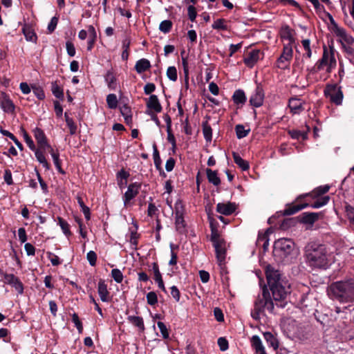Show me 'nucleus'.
Instances as JSON below:
<instances>
[{
  "label": "nucleus",
  "mask_w": 354,
  "mask_h": 354,
  "mask_svg": "<svg viewBox=\"0 0 354 354\" xmlns=\"http://www.w3.org/2000/svg\"><path fill=\"white\" fill-rule=\"evenodd\" d=\"M266 274L273 299L275 301L281 302L280 304L277 303L276 305L281 308L285 307V304L282 302L290 292V284L281 278L279 271L275 270L271 266L266 267Z\"/></svg>",
  "instance_id": "1"
},
{
  "label": "nucleus",
  "mask_w": 354,
  "mask_h": 354,
  "mask_svg": "<svg viewBox=\"0 0 354 354\" xmlns=\"http://www.w3.org/2000/svg\"><path fill=\"white\" fill-rule=\"evenodd\" d=\"M330 299L340 303L354 301V280L339 281L332 283L326 290Z\"/></svg>",
  "instance_id": "2"
},
{
  "label": "nucleus",
  "mask_w": 354,
  "mask_h": 354,
  "mask_svg": "<svg viewBox=\"0 0 354 354\" xmlns=\"http://www.w3.org/2000/svg\"><path fill=\"white\" fill-rule=\"evenodd\" d=\"M274 255L284 263H289L295 257V243L290 239H279L274 242Z\"/></svg>",
  "instance_id": "3"
},
{
  "label": "nucleus",
  "mask_w": 354,
  "mask_h": 354,
  "mask_svg": "<svg viewBox=\"0 0 354 354\" xmlns=\"http://www.w3.org/2000/svg\"><path fill=\"white\" fill-rule=\"evenodd\" d=\"M274 309V304L270 298L269 292L263 288L262 294L258 297L254 302V308L251 312V315L254 319H260L261 315L267 310L270 313H272Z\"/></svg>",
  "instance_id": "4"
},
{
  "label": "nucleus",
  "mask_w": 354,
  "mask_h": 354,
  "mask_svg": "<svg viewBox=\"0 0 354 354\" xmlns=\"http://www.w3.org/2000/svg\"><path fill=\"white\" fill-rule=\"evenodd\" d=\"M329 266L326 246L319 244L317 248L311 245V267L326 270Z\"/></svg>",
  "instance_id": "5"
},
{
  "label": "nucleus",
  "mask_w": 354,
  "mask_h": 354,
  "mask_svg": "<svg viewBox=\"0 0 354 354\" xmlns=\"http://www.w3.org/2000/svg\"><path fill=\"white\" fill-rule=\"evenodd\" d=\"M185 206L183 201L180 199L177 200L174 204V214L175 216V226L176 230L179 233L185 232L186 223L184 219Z\"/></svg>",
  "instance_id": "6"
},
{
  "label": "nucleus",
  "mask_w": 354,
  "mask_h": 354,
  "mask_svg": "<svg viewBox=\"0 0 354 354\" xmlns=\"http://www.w3.org/2000/svg\"><path fill=\"white\" fill-rule=\"evenodd\" d=\"M290 327L289 333L292 338L298 339L301 341L308 339L309 332L308 326L297 324L295 321H292V324H290Z\"/></svg>",
  "instance_id": "7"
},
{
  "label": "nucleus",
  "mask_w": 354,
  "mask_h": 354,
  "mask_svg": "<svg viewBox=\"0 0 354 354\" xmlns=\"http://www.w3.org/2000/svg\"><path fill=\"white\" fill-rule=\"evenodd\" d=\"M324 94L326 97H329L330 100L336 105H340L343 100V93L341 87L337 84H328L324 89Z\"/></svg>",
  "instance_id": "8"
},
{
  "label": "nucleus",
  "mask_w": 354,
  "mask_h": 354,
  "mask_svg": "<svg viewBox=\"0 0 354 354\" xmlns=\"http://www.w3.org/2000/svg\"><path fill=\"white\" fill-rule=\"evenodd\" d=\"M301 199L302 196L299 197L295 203H292L291 205H286L283 212H280L277 214H280L283 216L292 215L301 210L302 209L306 207L308 205V201H306L303 202Z\"/></svg>",
  "instance_id": "9"
},
{
  "label": "nucleus",
  "mask_w": 354,
  "mask_h": 354,
  "mask_svg": "<svg viewBox=\"0 0 354 354\" xmlns=\"http://www.w3.org/2000/svg\"><path fill=\"white\" fill-rule=\"evenodd\" d=\"M0 107L4 113L12 114L15 111V105L9 95L4 91L0 93Z\"/></svg>",
  "instance_id": "10"
},
{
  "label": "nucleus",
  "mask_w": 354,
  "mask_h": 354,
  "mask_svg": "<svg viewBox=\"0 0 354 354\" xmlns=\"http://www.w3.org/2000/svg\"><path fill=\"white\" fill-rule=\"evenodd\" d=\"M292 57V48L291 45L284 44L283 53L277 60V66L281 69L287 68Z\"/></svg>",
  "instance_id": "11"
},
{
  "label": "nucleus",
  "mask_w": 354,
  "mask_h": 354,
  "mask_svg": "<svg viewBox=\"0 0 354 354\" xmlns=\"http://www.w3.org/2000/svg\"><path fill=\"white\" fill-rule=\"evenodd\" d=\"M140 187L141 185L138 183H133L128 186L127 190L123 196L124 207H127L130 201L138 195Z\"/></svg>",
  "instance_id": "12"
},
{
  "label": "nucleus",
  "mask_w": 354,
  "mask_h": 354,
  "mask_svg": "<svg viewBox=\"0 0 354 354\" xmlns=\"http://www.w3.org/2000/svg\"><path fill=\"white\" fill-rule=\"evenodd\" d=\"M263 53L257 49L250 51L244 57L243 62L249 68H252L262 57Z\"/></svg>",
  "instance_id": "13"
},
{
  "label": "nucleus",
  "mask_w": 354,
  "mask_h": 354,
  "mask_svg": "<svg viewBox=\"0 0 354 354\" xmlns=\"http://www.w3.org/2000/svg\"><path fill=\"white\" fill-rule=\"evenodd\" d=\"M264 100V93L261 87L257 86L250 97V104L254 107L262 106Z\"/></svg>",
  "instance_id": "14"
},
{
  "label": "nucleus",
  "mask_w": 354,
  "mask_h": 354,
  "mask_svg": "<svg viewBox=\"0 0 354 354\" xmlns=\"http://www.w3.org/2000/svg\"><path fill=\"white\" fill-rule=\"evenodd\" d=\"M97 292L100 299L103 302H109L111 300L110 292L107 289V285L105 281L100 279L97 284Z\"/></svg>",
  "instance_id": "15"
},
{
  "label": "nucleus",
  "mask_w": 354,
  "mask_h": 354,
  "mask_svg": "<svg viewBox=\"0 0 354 354\" xmlns=\"http://www.w3.org/2000/svg\"><path fill=\"white\" fill-rule=\"evenodd\" d=\"M236 210V206L232 203H219L216 205V211L223 215H230Z\"/></svg>",
  "instance_id": "16"
},
{
  "label": "nucleus",
  "mask_w": 354,
  "mask_h": 354,
  "mask_svg": "<svg viewBox=\"0 0 354 354\" xmlns=\"http://www.w3.org/2000/svg\"><path fill=\"white\" fill-rule=\"evenodd\" d=\"M214 247L216 251L217 261L219 266H222L225 263L226 255L225 242L223 241L220 243H216Z\"/></svg>",
  "instance_id": "17"
},
{
  "label": "nucleus",
  "mask_w": 354,
  "mask_h": 354,
  "mask_svg": "<svg viewBox=\"0 0 354 354\" xmlns=\"http://www.w3.org/2000/svg\"><path fill=\"white\" fill-rule=\"evenodd\" d=\"M152 271L154 275V281L157 283L158 288L163 292H166V288L162 278V274L159 270L158 265L156 262L153 263L152 264Z\"/></svg>",
  "instance_id": "18"
},
{
  "label": "nucleus",
  "mask_w": 354,
  "mask_h": 354,
  "mask_svg": "<svg viewBox=\"0 0 354 354\" xmlns=\"http://www.w3.org/2000/svg\"><path fill=\"white\" fill-rule=\"evenodd\" d=\"M232 100L237 107H241L245 103L247 98L245 92L241 89H238L234 91Z\"/></svg>",
  "instance_id": "19"
},
{
  "label": "nucleus",
  "mask_w": 354,
  "mask_h": 354,
  "mask_svg": "<svg viewBox=\"0 0 354 354\" xmlns=\"http://www.w3.org/2000/svg\"><path fill=\"white\" fill-rule=\"evenodd\" d=\"M327 15L331 24V31L339 39H342L346 34V30L339 27L329 13H328Z\"/></svg>",
  "instance_id": "20"
},
{
  "label": "nucleus",
  "mask_w": 354,
  "mask_h": 354,
  "mask_svg": "<svg viewBox=\"0 0 354 354\" xmlns=\"http://www.w3.org/2000/svg\"><path fill=\"white\" fill-rule=\"evenodd\" d=\"M147 107L156 113L162 111V106L160 104L158 97L156 95H151L147 103Z\"/></svg>",
  "instance_id": "21"
},
{
  "label": "nucleus",
  "mask_w": 354,
  "mask_h": 354,
  "mask_svg": "<svg viewBox=\"0 0 354 354\" xmlns=\"http://www.w3.org/2000/svg\"><path fill=\"white\" fill-rule=\"evenodd\" d=\"M251 345L257 354L266 352L265 347L263 346L261 339L258 335H253L251 338Z\"/></svg>",
  "instance_id": "22"
},
{
  "label": "nucleus",
  "mask_w": 354,
  "mask_h": 354,
  "mask_svg": "<svg viewBox=\"0 0 354 354\" xmlns=\"http://www.w3.org/2000/svg\"><path fill=\"white\" fill-rule=\"evenodd\" d=\"M330 189V186L329 185H321L315 188L311 191V200H313V198L324 197Z\"/></svg>",
  "instance_id": "23"
},
{
  "label": "nucleus",
  "mask_w": 354,
  "mask_h": 354,
  "mask_svg": "<svg viewBox=\"0 0 354 354\" xmlns=\"http://www.w3.org/2000/svg\"><path fill=\"white\" fill-rule=\"evenodd\" d=\"M151 67L150 62L145 58L140 59L136 62L135 65V69L139 74L145 72L149 70Z\"/></svg>",
  "instance_id": "24"
},
{
  "label": "nucleus",
  "mask_w": 354,
  "mask_h": 354,
  "mask_svg": "<svg viewBox=\"0 0 354 354\" xmlns=\"http://www.w3.org/2000/svg\"><path fill=\"white\" fill-rule=\"evenodd\" d=\"M280 34L281 39L287 41L286 44L291 45L294 41L292 31L288 26L283 27Z\"/></svg>",
  "instance_id": "25"
},
{
  "label": "nucleus",
  "mask_w": 354,
  "mask_h": 354,
  "mask_svg": "<svg viewBox=\"0 0 354 354\" xmlns=\"http://www.w3.org/2000/svg\"><path fill=\"white\" fill-rule=\"evenodd\" d=\"M6 280L10 284H12L19 292H23V285L14 274H6L5 277Z\"/></svg>",
  "instance_id": "26"
},
{
  "label": "nucleus",
  "mask_w": 354,
  "mask_h": 354,
  "mask_svg": "<svg viewBox=\"0 0 354 354\" xmlns=\"http://www.w3.org/2000/svg\"><path fill=\"white\" fill-rule=\"evenodd\" d=\"M330 199L329 196L313 198V200H311V208H320L326 205L329 202Z\"/></svg>",
  "instance_id": "27"
},
{
  "label": "nucleus",
  "mask_w": 354,
  "mask_h": 354,
  "mask_svg": "<svg viewBox=\"0 0 354 354\" xmlns=\"http://www.w3.org/2000/svg\"><path fill=\"white\" fill-rule=\"evenodd\" d=\"M35 138L39 147V149L45 151L46 149L49 150L52 148L48 143L45 134H35Z\"/></svg>",
  "instance_id": "28"
},
{
  "label": "nucleus",
  "mask_w": 354,
  "mask_h": 354,
  "mask_svg": "<svg viewBox=\"0 0 354 354\" xmlns=\"http://www.w3.org/2000/svg\"><path fill=\"white\" fill-rule=\"evenodd\" d=\"M206 174L208 181L210 183L215 186H218L221 184V180L216 171H213L210 169H206Z\"/></svg>",
  "instance_id": "29"
},
{
  "label": "nucleus",
  "mask_w": 354,
  "mask_h": 354,
  "mask_svg": "<svg viewBox=\"0 0 354 354\" xmlns=\"http://www.w3.org/2000/svg\"><path fill=\"white\" fill-rule=\"evenodd\" d=\"M232 156L234 160V162L243 170L246 171L249 169V164L247 161L243 160L239 153L236 152L232 153Z\"/></svg>",
  "instance_id": "30"
},
{
  "label": "nucleus",
  "mask_w": 354,
  "mask_h": 354,
  "mask_svg": "<svg viewBox=\"0 0 354 354\" xmlns=\"http://www.w3.org/2000/svg\"><path fill=\"white\" fill-rule=\"evenodd\" d=\"M120 110L122 115L124 117L127 123H129L132 120V113L131 108L127 105L123 104L120 106Z\"/></svg>",
  "instance_id": "31"
},
{
  "label": "nucleus",
  "mask_w": 354,
  "mask_h": 354,
  "mask_svg": "<svg viewBox=\"0 0 354 354\" xmlns=\"http://www.w3.org/2000/svg\"><path fill=\"white\" fill-rule=\"evenodd\" d=\"M35 155L37 158V160L46 169H49L50 165L46 159V157L44 154V151L40 149H37L35 151Z\"/></svg>",
  "instance_id": "32"
},
{
  "label": "nucleus",
  "mask_w": 354,
  "mask_h": 354,
  "mask_svg": "<svg viewBox=\"0 0 354 354\" xmlns=\"http://www.w3.org/2000/svg\"><path fill=\"white\" fill-rule=\"evenodd\" d=\"M49 153H50L52 158L53 160V162L57 169V171L61 174H64V171L61 167V162L59 160V154L58 152H55L53 148H50L48 150Z\"/></svg>",
  "instance_id": "33"
},
{
  "label": "nucleus",
  "mask_w": 354,
  "mask_h": 354,
  "mask_svg": "<svg viewBox=\"0 0 354 354\" xmlns=\"http://www.w3.org/2000/svg\"><path fill=\"white\" fill-rule=\"evenodd\" d=\"M23 32L25 36V38L27 41L36 42L37 41V35L34 30L29 26H25L23 28Z\"/></svg>",
  "instance_id": "34"
},
{
  "label": "nucleus",
  "mask_w": 354,
  "mask_h": 354,
  "mask_svg": "<svg viewBox=\"0 0 354 354\" xmlns=\"http://www.w3.org/2000/svg\"><path fill=\"white\" fill-rule=\"evenodd\" d=\"M263 337L267 343L272 347L274 350L279 347V343L274 336L270 332H266L263 333Z\"/></svg>",
  "instance_id": "35"
},
{
  "label": "nucleus",
  "mask_w": 354,
  "mask_h": 354,
  "mask_svg": "<svg viewBox=\"0 0 354 354\" xmlns=\"http://www.w3.org/2000/svg\"><path fill=\"white\" fill-rule=\"evenodd\" d=\"M288 106L293 113H299L301 109V103L299 99L292 98L289 100Z\"/></svg>",
  "instance_id": "36"
},
{
  "label": "nucleus",
  "mask_w": 354,
  "mask_h": 354,
  "mask_svg": "<svg viewBox=\"0 0 354 354\" xmlns=\"http://www.w3.org/2000/svg\"><path fill=\"white\" fill-rule=\"evenodd\" d=\"M105 81L109 88L114 90L116 88V79L111 71H107L105 75Z\"/></svg>",
  "instance_id": "37"
},
{
  "label": "nucleus",
  "mask_w": 354,
  "mask_h": 354,
  "mask_svg": "<svg viewBox=\"0 0 354 354\" xmlns=\"http://www.w3.org/2000/svg\"><path fill=\"white\" fill-rule=\"evenodd\" d=\"M127 319L130 323L138 327L140 330H143L145 329L144 322L142 317L138 316H129Z\"/></svg>",
  "instance_id": "38"
},
{
  "label": "nucleus",
  "mask_w": 354,
  "mask_h": 354,
  "mask_svg": "<svg viewBox=\"0 0 354 354\" xmlns=\"http://www.w3.org/2000/svg\"><path fill=\"white\" fill-rule=\"evenodd\" d=\"M58 225L60 226L63 233L66 236H69L71 234L70 231V225L64 219L61 217L57 218Z\"/></svg>",
  "instance_id": "39"
},
{
  "label": "nucleus",
  "mask_w": 354,
  "mask_h": 354,
  "mask_svg": "<svg viewBox=\"0 0 354 354\" xmlns=\"http://www.w3.org/2000/svg\"><path fill=\"white\" fill-rule=\"evenodd\" d=\"M182 65L185 76V86L187 88L189 86V66L187 58L182 57Z\"/></svg>",
  "instance_id": "40"
},
{
  "label": "nucleus",
  "mask_w": 354,
  "mask_h": 354,
  "mask_svg": "<svg viewBox=\"0 0 354 354\" xmlns=\"http://www.w3.org/2000/svg\"><path fill=\"white\" fill-rule=\"evenodd\" d=\"M106 102L109 108L115 109L118 106V99L115 94L111 93L106 96Z\"/></svg>",
  "instance_id": "41"
},
{
  "label": "nucleus",
  "mask_w": 354,
  "mask_h": 354,
  "mask_svg": "<svg viewBox=\"0 0 354 354\" xmlns=\"http://www.w3.org/2000/svg\"><path fill=\"white\" fill-rule=\"evenodd\" d=\"M88 31L92 35V37H91L88 40L87 49H88V50H91L93 48L95 41L96 32H95L94 27L92 26H89Z\"/></svg>",
  "instance_id": "42"
},
{
  "label": "nucleus",
  "mask_w": 354,
  "mask_h": 354,
  "mask_svg": "<svg viewBox=\"0 0 354 354\" xmlns=\"http://www.w3.org/2000/svg\"><path fill=\"white\" fill-rule=\"evenodd\" d=\"M212 27L214 30H227V26L225 24V21L223 19H218L212 25Z\"/></svg>",
  "instance_id": "43"
},
{
  "label": "nucleus",
  "mask_w": 354,
  "mask_h": 354,
  "mask_svg": "<svg viewBox=\"0 0 354 354\" xmlns=\"http://www.w3.org/2000/svg\"><path fill=\"white\" fill-rule=\"evenodd\" d=\"M172 28V22L170 20L162 21L159 26V29L163 33H168Z\"/></svg>",
  "instance_id": "44"
},
{
  "label": "nucleus",
  "mask_w": 354,
  "mask_h": 354,
  "mask_svg": "<svg viewBox=\"0 0 354 354\" xmlns=\"http://www.w3.org/2000/svg\"><path fill=\"white\" fill-rule=\"evenodd\" d=\"M111 277L114 281L118 283H121L123 280V274L120 270L114 268L111 270Z\"/></svg>",
  "instance_id": "45"
},
{
  "label": "nucleus",
  "mask_w": 354,
  "mask_h": 354,
  "mask_svg": "<svg viewBox=\"0 0 354 354\" xmlns=\"http://www.w3.org/2000/svg\"><path fill=\"white\" fill-rule=\"evenodd\" d=\"M167 76L170 80H171L173 82H175L177 80V78H178L177 71H176V68L175 66H169L167 68Z\"/></svg>",
  "instance_id": "46"
},
{
  "label": "nucleus",
  "mask_w": 354,
  "mask_h": 354,
  "mask_svg": "<svg viewBox=\"0 0 354 354\" xmlns=\"http://www.w3.org/2000/svg\"><path fill=\"white\" fill-rule=\"evenodd\" d=\"M146 298L147 303L151 306H153L158 303V297L155 292L151 291L148 292L147 294Z\"/></svg>",
  "instance_id": "47"
},
{
  "label": "nucleus",
  "mask_w": 354,
  "mask_h": 354,
  "mask_svg": "<svg viewBox=\"0 0 354 354\" xmlns=\"http://www.w3.org/2000/svg\"><path fill=\"white\" fill-rule=\"evenodd\" d=\"M311 4L313 5L317 12L319 14L324 13L327 15L328 12L325 11L324 6L319 3V0H311Z\"/></svg>",
  "instance_id": "48"
},
{
  "label": "nucleus",
  "mask_w": 354,
  "mask_h": 354,
  "mask_svg": "<svg viewBox=\"0 0 354 354\" xmlns=\"http://www.w3.org/2000/svg\"><path fill=\"white\" fill-rule=\"evenodd\" d=\"M52 92L57 98L62 99L64 97L62 89L57 84H53Z\"/></svg>",
  "instance_id": "49"
},
{
  "label": "nucleus",
  "mask_w": 354,
  "mask_h": 354,
  "mask_svg": "<svg viewBox=\"0 0 354 354\" xmlns=\"http://www.w3.org/2000/svg\"><path fill=\"white\" fill-rule=\"evenodd\" d=\"M217 343L221 351H225L228 349V341L226 339L225 337H219L218 339Z\"/></svg>",
  "instance_id": "50"
},
{
  "label": "nucleus",
  "mask_w": 354,
  "mask_h": 354,
  "mask_svg": "<svg viewBox=\"0 0 354 354\" xmlns=\"http://www.w3.org/2000/svg\"><path fill=\"white\" fill-rule=\"evenodd\" d=\"M86 259L91 266L96 265L97 254L94 251H89L86 254Z\"/></svg>",
  "instance_id": "51"
},
{
  "label": "nucleus",
  "mask_w": 354,
  "mask_h": 354,
  "mask_svg": "<svg viewBox=\"0 0 354 354\" xmlns=\"http://www.w3.org/2000/svg\"><path fill=\"white\" fill-rule=\"evenodd\" d=\"M157 326L161 333V335L164 339H167L169 337V333L165 324L162 322H158Z\"/></svg>",
  "instance_id": "52"
},
{
  "label": "nucleus",
  "mask_w": 354,
  "mask_h": 354,
  "mask_svg": "<svg viewBox=\"0 0 354 354\" xmlns=\"http://www.w3.org/2000/svg\"><path fill=\"white\" fill-rule=\"evenodd\" d=\"M337 41L341 43L342 46L344 44H354V38L347 33L342 39H339Z\"/></svg>",
  "instance_id": "53"
},
{
  "label": "nucleus",
  "mask_w": 354,
  "mask_h": 354,
  "mask_svg": "<svg viewBox=\"0 0 354 354\" xmlns=\"http://www.w3.org/2000/svg\"><path fill=\"white\" fill-rule=\"evenodd\" d=\"M324 217V212L322 211L319 212H311V228L313 226L315 222L319 219H322Z\"/></svg>",
  "instance_id": "54"
},
{
  "label": "nucleus",
  "mask_w": 354,
  "mask_h": 354,
  "mask_svg": "<svg viewBox=\"0 0 354 354\" xmlns=\"http://www.w3.org/2000/svg\"><path fill=\"white\" fill-rule=\"evenodd\" d=\"M58 23V17H53L51 18L50 23L48 25V31L49 33H52L55 30Z\"/></svg>",
  "instance_id": "55"
},
{
  "label": "nucleus",
  "mask_w": 354,
  "mask_h": 354,
  "mask_svg": "<svg viewBox=\"0 0 354 354\" xmlns=\"http://www.w3.org/2000/svg\"><path fill=\"white\" fill-rule=\"evenodd\" d=\"M47 254L48 259L50 260L53 266H57L61 263V261L58 256L52 252H48Z\"/></svg>",
  "instance_id": "56"
},
{
  "label": "nucleus",
  "mask_w": 354,
  "mask_h": 354,
  "mask_svg": "<svg viewBox=\"0 0 354 354\" xmlns=\"http://www.w3.org/2000/svg\"><path fill=\"white\" fill-rule=\"evenodd\" d=\"M171 295L172 297L178 302L180 301V293L179 290L176 286H173L170 288Z\"/></svg>",
  "instance_id": "57"
},
{
  "label": "nucleus",
  "mask_w": 354,
  "mask_h": 354,
  "mask_svg": "<svg viewBox=\"0 0 354 354\" xmlns=\"http://www.w3.org/2000/svg\"><path fill=\"white\" fill-rule=\"evenodd\" d=\"M346 212L348 220L351 221V223L354 224V207L351 205H347L346 207Z\"/></svg>",
  "instance_id": "58"
},
{
  "label": "nucleus",
  "mask_w": 354,
  "mask_h": 354,
  "mask_svg": "<svg viewBox=\"0 0 354 354\" xmlns=\"http://www.w3.org/2000/svg\"><path fill=\"white\" fill-rule=\"evenodd\" d=\"M214 315L215 317V319L218 322H221L224 321L223 313L219 308H215L214 309Z\"/></svg>",
  "instance_id": "59"
},
{
  "label": "nucleus",
  "mask_w": 354,
  "mask_h": 354,
  "mask_svg": "<svg viewBox=\"0 0 354 354\" xmlns=\"http://www.w3.org/2000/svg\"><path fill=\"white\" fill-rule=\"evenodd\" d=\"M66 48L67 50V53L70 57H73L75 55V48L73 43L71 41H67L66 43Z\"/></svg>",
  "instance_id": "60"
},
{
  "label": "nucleus",
  "mask_w": 354,
  "mask_h": 354,
  "mask_svg": "<svg viewBox=\"0 0 354 354\" xmlns=\"http://www.w3.org/2000/svg\"><path fill=\"white\" fill-rule=\"evenodd\" d=\"M32 91L38 99L43 100L45 97V93L41 88L32 87Z\"/></svg>",
  "instance_id": "61"
},
{
  "label": "nucleus",
  "mask_w": 354,
  "mask_h": 354,
  "mask_svg": "<svg viewBox=\"0 0 354 354\" xmlns=\"http://www.w3.org/2000/svg\"><path fill=\"white\" fill-rule=\"evenodd\" d=\"M24 249L26 250L27 255H28V256L35 255V247L31 243H26L24 245Z\"/></svg>",
  "instance_id": "62"
},
{
  "label": "nucleus",
  "mask_w": 354,
  "mask_h": 354,
  "mask_svg": "<svg viewBox=\"0 0 354 354\" xmlns=\"http://www.w3.org/2000/svg\"><path fill=\"white\" fill-rule=\"evenodd\" d=\"M187 12H188L189 19L192 21H195L196 15H197L195 8L193 6H189L187 8Z\"/></svg>",
  "instance_id": "63"
},
{
  "label": "nucleus",
  "mask_w": 354,
  "mask_h": 354,
  "mask_svg": "<svg viewBox=\"0 0 354 354\" xmlns=\"http://www.w3.org/2000/svg\"><path fill=\"white\" fill-rule=\"evenodd\" d=\"M19 239L21 243H25L27 241V236L26 230L24 227H20L18 230Z\"/></svg>",
  "instance_id": "64"
}]
</instances>
